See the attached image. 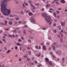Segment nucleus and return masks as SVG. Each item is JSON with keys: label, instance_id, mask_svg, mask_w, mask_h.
Instances as JSON below:
<instances>
[{"label": "nucleus", "instance_id": "1", "mask_svg": "<svg viewBox=\"0 0 67 67\" xmlns=\"http://www.w3.org/2000/svg\"><path fill=\"white\" fill-rule=\"evenodd\" d=\"M9 0H3L1 3V11L4 15H8L10 13V10L7 9L5 6L7 5V2Z\"/></svg>", "mask_w": 67, "mask_h": 67}, {"label": "nucleus", "instance_id": "2", "mask_svg": "<svg viewBox=\"0 0 67 67\" xmlns=\"http://www.w3.org/2000/svg\"><path fill=\"white\" fill-rule=\"evenodd\" d=\"M42 17L45 18V19L46 21V22L48 23L51 21H53V20H52L51 18L49 16H47V14L45 13H43L42 14Z\"/></svg>", "mask_w": 67, "mask_h": 67}, {"label": "nucleus", "instance_id": "3", "mask_svg": "<svg viewBox=\"0 0 67 67\" xmlns=\"http://www.w3.org/2000/svg\"><path fill=\"white\" fill-rule=\"evenodd\" d=\"M30 19L31 20V22L32 23H34V24L35 23V20L34 19L31 17L30 18Z\"/></svg>", "mask_w": 67, "mask_h": 67}, {"label": "nucleus", "instance_id": "4", "mask_svg": "<svg viewBox=\"0 0 67 67\" xmlns=\"http://www.w3.org/2000/svg\"><path fill=\"white\" fill-rule=\"evenodd\" d=\"M45 61L47 64H48V62H49V59L47 58H45Z\"/></svg>", "mask_w": 67, "mask_h": 67}, {"label": "nucleus", "instance_id": "5", "mask_svg": "<svg viewBox=\"0 0 67 67\" xmlns=\"http://www.w3.org/2000/svg\"><path fill=\"white\" fill-rule=\"evenodd\" d=\"M61 23L62 26H64L65 24V22L64 21L63 22L62 21L61 22Z\"/></svg>", "mask_w": 67, "mask_h": 67}, {"label": "nucleus", "instance_id": "6", "mask_svg": "<svg viewBox=\"0 0 67 67\" xmlns=\"http://www.w3.org/2000/svg\"><path fill=\"white\" fill-rule=\"evenodd\" d=\"M32 63L31 61H30L29 62V64L30 66H31V65H34V63Z\"/></svg>", "mask_w": 67, "mask_h": 67}, {"label": "nucleus", "instance_id": "7", "mask_svg": "<svg viewBox=\"0 0 67 67\" xmlns=\"http://www.w3.org/2000/svg\"><path fill=\"white\" fill-rule=\"evenodd\" d=\"M49 64L50 66H53V64L52 63V62L51 61H49Z\"/></svg>", "mask_w": 67, "mask_h": 67}, {"label": "nucleus", "instance_id": "8", "mask_svg": "<svg viewBox=\"0 0 67 67\" xmlns=\"http://www.w3.org/2000/svg\"><path fill=\"white\" fill-rule=\"evenodd\" d=\"M13 24L12 21V20H10V21L9 22V25H11Z\"/></svg>", "mask_w": 67, "mask_h": 67}, {"label": "nucleus", "instance_id": "9", "mask_svg": "<svg viewBox=\"0 0 67 67\" xmlns=\"http://www.w3.org/2000/svg\"><path fill=\"white\" fill-rule=\"evenodd\" d=\"M56 53L59 55H60L61 54V52L60 51H58L56 52Z\"/></svg>", "mask_w": 67, "mask_h": 67}, {"label": "nucleus", "instance_id": "10", "mask_svg": "<svg viewBox=\"0 0 67 67\" xmlns=\"http://www.w3.org/2000/svg\"><path fill=\"white\" fill-rule=\"evenodd\" d=\"M45 49H46V47H45V46H43L42 49H43V50H45Z\"/></svg>", "mask_w": 67, "mask_h": 67}, {"label": "nucleus", "instance_id": "11", "mask_svg": "<svg viewBox=\"0 0 67 67\" xmlns=\"http://www.w3.org/2000/svg\"><path fill=\"white\" fill-rule=\"evenodd\" d=\"M41 55V53H40L38 54H38H36V56L37 57H40V56Z\"/></svg>", "mask_w": 67, "mask_h": 67}, {"label": "nucleus", "instance_id": "12", "mask_svg": "<svg viewBox=\"0 0 67 67\" xmlns=\"http://www.w3.org/2000/svg\"><path fill=\"white\" fill-rule=\"evenodd\" d=\"M23 33L24 34H26V30H23Z\"/></svg>", "mask_w": 67, "mask_h": 67}, {"label": "nucleus", "instance_id": "13", "mask_svg": "<svg viewBox=\"0 0 67 67\" xmlns=\"http://www.w3.org/2000/svg\"><path fill=\"white\" fill-rule=\"evenodd\" d=\"M53 15H54L55 17L56 18V15L57 14H56V13H53Z\"/></svg>", "mask_w": 67, "mask_h": 67}, {"label": "nucleus", "instance_id": "14", "mask_svg": "<svg viewBox=\"0 0 67 67\" xmlns=\"http://www.w3.org/2000/svg\"><path fill=\"white\" fill-rule=\"evenodd\" d=\"M29 54L28 55H30L31 54V51H29V52H28Z\"/></svg>", "mask_w": 67, "mask_h": 67}, {"label": "nucleus", "instance_id": "15", "mask_svg": "<svg viewBox=\"0 0 67 67\" xmlns=\"http://www.w3.org/2000/svg\"><path fill=\"white\" fill-rule=\"evenodd\" d=\"M53 45H52V47H53V49L54 50H55V47L53 46Z\"/></svg>", "mask_w": 67, "mask_h": 67}, {"label": "nucleus", "instance_id": "16", "mask_svg": "<svg viewBox=\"0 0 67 67\" xmlns=\"http://www.w3.org/2000/svg\"><path fill=\"white\" fill-rule=\"evenodd\" d=\"M61 3H64V2H65V1L64 0H62L61 1Z\"/></svg>", "mask_w": 67, "mask_h": 67}, {"label": "nucleus", "instance_id": "17", "mask_svg": "<svg viewBox=\"0 0 67 67\" xmlns=\"http://www.w3.org/2000/svg\"><path fill=\"white\" fill-rule=\"evenodd\" d=\"M16 45L18 46H21V44L19 43H16Z\"/></svg>", "mask_w": 67, "mask_h": 67}, {"label": "nucleus", "instance_id": "18", "mask_svg": "<svg viewBox=\"0 0 67 67\" xmlns=\"http://www.w3.org/2000/svg\"><path fill=\"white\" fill-rule=\"evenodd\" d=\"M13 33H16V30H13Z\"/></svg>", "mask_w": 67, "mask_h": 67}, {"label": "nucleus", "instance_id": "19", "mask_svg": "<svg viewBox=\"0 0 67 67\" xmlns=\"http://www.w3.org/2000/svg\"><path fill=\"white\" fill-rule=\"evenodd\" d=\"M60 39V42H62L63 41V38H61Z\"/></svg>", "mask_w": 67, "mask_h": 67}, {"label": "nucleus", "instance_id": "20", "mask_svg": "<svg viewBox=\"0 0 67 67\" xmlns=\"http://www.w3.org/2000/svg\"><path fill=\"white\" fill-rule=\"evenodd\" d=\"M52 57H53V58H56V56L54 55H52Z\"/></svg>", "mask_w": 67, "mask_h": 67}, {"label": "nucleus", "instance_id": "21", "mask_svg": "<svg viewBox=\"0 0 67 67\" xmlns=\"http://www.w3.org/2000/svg\"><path fill=\"white\" fill-rule=\"evenodd\" d=\"M42 29L43 30H45L46 29V28L45 27H43L42 28Z\"/></svg>", "mask_w": 67, "mask_h": 67}, {"label": "nucleus", "instance_id": "22", "mask_svg": "<svg viewBox=\"0 0 67 67\" xmlns=\"http://www.w3.org/2000/svg\"><path fill=\"white\" fill-rule=\"evenodd\" d=\"M10 50H8L7 52V54H9V53H10Z\"/></svg>", "mask_w": 67, "mask_h": 67}, {"label": "nucleus", "instance_id": "23", "mask_svg": "<svg viewBox=\"0 0 67 67\" xmlns=\"http://www.w3.org/2000/svg\"><path fill=\"white\" fill-rule=\"evenodd\" d=\"M8 37H12V36L10 35H8Z\"/></svg>", "mask_w": 67, "mask_h": 67}, {"label": "nucleus", "instance_id": "24", "mask_svg": "<svg viewBox=\"0 0 67 67\" xmlns=\"http://www.w3.org/2000/svg\"><path fill=\"white\" fill-rule=\"evenodd\" d=\"M15 2L16 4H18V3H19V2L17 1H15Z\"/></svg>", "mask_w": 67, "mask_h": 67}, {"label": "nucleus", "instance_id": "25", "mask_svg": "<svg viewBox=\"0 0 67 67\" xmlns=\"http://www.w3.org/2000/svg\"><path fill=\"white\" fill-rule=\"evenodd\" d=\"M27 61H29L30 60V58L29 57H27Z\"/></svg>", "mask_w": 67, "mask_h": 67}, {"label": "nucleus", "instance_id": "26", "mask_svg": "<svg viewBox=\"0 0 67 67\" xmlns=\"http://www.w3.org/2000/svg\"><path fill=\"white\" fill-rule=\"evenodd\" d=\"M33 8V9L34 10H35V7L34 6H33L32 7Z\"/></svg>", "mask_w": 67, "mask_h": 67}, {"label": "nucleus", "instance_id": "27", "mask_svg": "<svg viewBox=\"0 0 67 67\" xmlns=\"http://www.w3.org/2000/svg\"><path fill=\"white\" fill-rule=\"evenodd\" d=\"M3 41L4 43H5L6 42V41H5V40L4 39H3Z\"/></svg>", "mask_w": 67, "mask_h": 67}, {"label": "nucleus", "instance_id": "28", "mask_svg": "<svg viewBox=\"0 0 67 67\" xmlns=\"http://www.w3.org/2000/svg\"><path fill=\"white\" fill-rule=\"evenodd\" d=\"M29 15H30V16H31V15H32V13H31V12H30L29 13Z\"/></svg>", "mask_w": 67, "mask_h": 67}, {"label": "nucleus", "instance_id": "29", "mask_svg": "<svg viewBox=\"0 0 67 67\" xmlns=\"http://www.w3.org/2000/svg\"><path fill=\"white\" fill-rule=\"evenodd\" d=\"M7 21H5V25H7Z\"/></svg>", "mask_w": 67, "mask_h": 67}, {"label": "nucleus", "instance_id": "30", "mask_svg": "<svg viewBox=\"0 0 67 67\" xmlns=\"http://www.w3.org/2000/svg\"><path fill=\"white\" fill-rule=\"evenodd\" d=\"M58 10H62V8H58Z\"/></svg>", "mask_w": 67, "mask_h": 67}, {"label": "nucleus", "instance_id": "31", "mask_svg": "<svg viewBox=\"0 0 67 67\" xmlns=\"http://www.w3.org/2000/svg\"><path fill=\"white\" fill-rule=\"evenodd\" d=\"M61 26L60 25H59L58 26H57L56 27L57 28H59V27H60Z\"/></svg>", "mask_w": 67, "mask_h": 67}, {"label": "nucleus", "instance_id": "32", "mask_svg": "<svg viewBox=\"0 0 67 67\" xmlns=\"http://www.w3.org/2000/svg\"><path fill=\"white\" fill-rule=\"evenodd\" d=\"M24 4L25 5H28V4H26L25 2H24Z\"/></svg>", "mask_w": 67, "mask_h": 67}, {"label": "nucleus", "instance_id": "33", "mask_svg": "<svg viewBox=\"0 0 67 67\" xmlns=\"http://www.w3.org/2000/svg\"><path fill=\"white\" fill-rule=\"evenodd\" d=\"M60 34L61 35L62 37H63V34H62V33L61 32H60Z\"/></svg>", "mask_w": 67, "mask_h": 67}, {"label": "nucleus", "instance_id": "34", "mask_svg": "<svg viewBox=\"0 0 67 67\" xmlns=\"http://www.w3.org/2000/svg\"><path fill=\"white\" fill-rule=\"evenodd\" d=\"M50 5H46V7L47 8H48V7H49Z\"/></svg>", "mask_w": 67, "mask_h": 67}, {"label": "nucleus", "instance_id": "35", "mask_svg": "<svg viewBox=\"0 0 67 67\" xmlns=\"http://www.w3.org/2000/svg\"><path fill=\"white\" fill-rule=\"evenodd\" d=\"M35 48H36V49H38V47L37 46H36L35 47Z\"/></svg>", "mask_w": 67, "mask_h": 67}, {"label": "nucleus", "instance_id": "36", "mask_svg": "<svg viewBox=\"0 0 67 67\" xmlns=\"http://www.w3.org/2000/svg\"><path fill=\"white\" fill-rule=\"evenodd\" d=\"M23 57H24V58H27V56H26V55H23Z\"/></svg>", "mask_w": 67, "mask_h": 67}, {"label": "nucleus", "instance_id": "37", "mask_svg": "<svg viewBox=\"0 0 67 67\" xmlns=\"http://www.w3.org/2000/svg\"><path fill=\"white\" fill-rule=\"evenodd\" d=\"M28 2L30 3V4H31L32 3V1H28Z\"/></svg>", "mask_w": 67, "mask_h": 67}, {"label": "nucleus", "instance_id": "38", "mask_svg": "<svg viewBox=\"0 0 67 67\" xmlns=\"http://www.w3.org/2000/svg\"><path fill=\"white\" fill-rule=\"evenodd\" d=\"M35 5H39V3H36L35 4Z\"/></svg>", "mask_w": 67, "mask_h": 67}, {"label": "nucleus", "instance_id": "39", "mask_svg": "<svg viewBox=\"0 0 67 67\" xmlns=\"http://www.w3.org/2000/svg\"><path fill=\"white\" fill-rule=\"evenodd\" d=\"M23 8H25V5L24 4H23Z\"/></svg>", "mask_w": 67, "mask_h": 67}, {"label": "nucleus", "instance_id": "40", "mask_svg": "<svg viewBox=\"0 0 67 67\" xmlns=\"http://www.w3.org/2000/svg\"><path fill=\"white\" fill-rule=\"evenodd\" d=\"M59 12L57 10V14H59Z\"/></svg>", "mask_w": 67, "mask_h": 67}, {"label": "nucleus", "instance_id": "41", "mask_svg": "<svg viewBox=\"0 0 67 67\" xmlns=\"http://www.w3.org/2000/svg\"><path fill=\"white\" fill-rule=\"evenodd\" d=\"M52 39V38H51V37H48V40H51Z\"/></svg>", "mask_w": 67, "mask_h": 67}, {"label": "nucleus", "instance_id": "42", "mask_svg": "<svg viewBox=\"0 0 67 67\" xmlns=\"http://www.w3.org/2000/svg\"><path fill=\"white\" fill-rule=\"evenodd\" d=\"M0 24L1 25H4V24L3 23H0Z\"/></svg>", "mask_w": 67, "mask_h": 67}, {"label": "nucleus", "instance_id": "43", "mask_svg": "<svg viewBox=\"0 0 67 67\" xmlns=\"http://www.w3.org/2000/svg\"><path fill=\"white\" fill-rule=\"evenodd\" d=\"M29 37L30 38V39H32L33 40L34 39V38H33V37Z\"/></svg>", "mask_w": 67, "mask_h": 67}, {"label": "nucleus", "instance_id": "44", "mask_svg": "<svg viewBox=\"0 0 67 67\" xmlns=\"http://www.w3.org/2000/svg\"><path fill=\"white\" fill-rule=\"evenodd\" d=\"M4 49L5 51H7V47H5L4 48Z\"/></svg>", "mask_w": 67, "mask_h": 67}, {"label": "nucleus", "instance_id": "45", "mask_svg": "<svg viewBox=\"0 0 67 67\" xmlns=\"http://www.w3.org/2000/svg\"><path fill=\"white\" fill-rule=\"evenodd\" d=\"M19 18H16L15 19V20H19Z\"/></svg>", "mask_w": 67, "mask_h": 67}, {"label": "nucleus", "instance_id": "46", "mask_svg": "<svg viewBox=\"0 0 67 67\" xmlns=\"http://www.w3.org/2000/svg\"><path fill=\"white\" fill-rule=\"evenodd\" d=\"M53 32L54 33H56L57 32V31L56 30H53Z\"/></svg>", "mask_w": 67, "mask_h": 67}, {"label": "nucleus", "instance_id": "47", "mask_svg": "<svg viewBox=\"0 0 67 67\" xmlns=\"http://www.w3.org/2000/svg\"><path fill=\"white\" fill-rule=\"evenodd\" d=\"M10 16L11 17H13V16H14V15H10Z\"/></svg>", "mask_w": 67, "mask_h": 67}, {"label": "nucleus", "instance_id": "48", "mask_svg": "<svg viewBox=\"0 0 67 67\" xmlns=\"http://www.w3.org/2000/svg\"><path fill=\"white\" fill-rule=\"evenodd\" d=\"M24 27H25V28H26V27H27V25H25L24 26Z\"/></svg>", "mask_w": 67, "mask_h": 67}, {"label": "nucleus", "instance_id": "49", "mask_svg": "<svg viewBox=\"0 0 67 67\" xmlns=\"http://www.w3.org/2000/svg\"><path fill=\"white\" fill-rule=\"evenodd\" d=\"M44 44V43H41V45H43Z\"/></svg>", "mask_w": 67, "mask_h": 67}, {"label": "nucleus", "instance_id": "50", "mask_svg": "<svg viewBox=\"0 0 67 67\" xmlns=\"http://www.w3.org/2000/svg\"><path fill=\"white\" fill-rule=\"evenodd\" d=\"M55 3H56L57 4H59V3L58 2H55Z\"/></svg>", "mask_w": 67, "mask_h": 67}, {"label": "nucleus", "instance_id": "51", "mask_svg": "<svg viewBox=\"0 0 67 67\" xmlns=\"http://www.w3.org/2000/svg\"><path fill=\"white\" fill-rule=\"evenodd\" d=\"M40 66H42V65L41 64L38 65V67H39Z\"/></svg>", "mask_w": 67, "mask_h": 67}, {"label": "nucleus", "instance_id": "52", "mask_svg": "<svg viewBox=\"0 0 67 67\" xmlns=\"http://www.w3.org/2000/svg\"><path fill=\"white\" fill-rule=\"evenodd\" d=\"M50 44L49 43H47V45L49 46V45Z\"/></svg>", "mask_w": 67, "mask_h": 67}, {"label": "nucleus", "instance_id": "53", "mask_svg": "<svg viewBox=\"0 0 67 67\" xmlns=\"http://www.w3.org/2000/svg\"><path fill=\"white\" fill-rule=\"evenodd\" d=\"M22 22V21H19L18 22V23H21Z\"/></svg>", "mask_w": 67, "mask_h": 67}, {"label": "nucleus", "instance_id": "54", "mask_svg": "<svg viewBox=\"0 0 67 67\" xmlns=\"http://www.w3.org/2000/svg\"><path fill=\"white\" fill-rule=\"evenodd\" d=\"M50 54L51 55H53V53L52 52H50Z\"/></svg>", "mask_w": 67, "mask_h": 67}, {"label": "nucleus", "instance_id": "55", "mask_svg": "<svg viewBox=\"0 0 67 67\" xmlns=\"http://www.w3.org/2000/svg\"><path fill=\"white\" fill-rule=\"evenodd\" d=\"M15 49L16 50L18 49V47H15Z\"/></svg>", "mask_w": 67, "mask_h": 67}, {"label": "nucleus", "instance_id": "56", "mask_svg": "<svg viewBox=\"0 0 67 67\" xmlns=\"http://www.w3.org/2000/svg\"><path fill=\"white\" fill-rule=\"evenodd\" d=\"M56 17H57V18L58 19H59V16H56Z\"/></svg>", "mask_w": 67, "mask_h": 67}, {"label": "nucleus", "instance_id": "57", "mask_svg": "<svg viewBox=\"0 0 67 67\" xmlns=\"http://www.w3.org/2000/svg\"><path fill=\"white\" fill-rule=\"evenodd\" d=\"M34 63L35 64H37V62H36V61H35L34 62Z\"/></svg>", "mask_w": 67, "mask_h": 67}, {"label": "nucleus", "instance_id": "58", "mask_svg": "<svg viewBox=\"0 0 67 67\" xmlns=\"http://www.w3.org/2000/svg\"><path fill=\"white\" fill-rule=\"evenodd\" d=\"M53 46H54V45H56V43H54L53 44Z\"/></svg>", "mask_w": 67, "mask_h": 67}, {"label": "nucleus", "instance_id": "59", "mask_svg": "<svg viewBox=\"0 0 67 67\" xmlns=\"http://www.w3.org/2000/svg\"><path fill=\"white\" fill-rule=\"evenodd\" d=\"M19 61H21V58H19Z\"/></svg>", "mask_w": 67, "mask_h": 67}, {"label": "nucleus", "instance_id": "60", "mask_svg": "<svg viewBox=\"0 0 67 67\" xmlns=\"http://www.w3.org/2000/svg\"><path fill=\"white\" fill-rule=\"evenodd\" d=\"M19 42H21V40L20 39H19L18 40Z\"/></svg>", "mask_w": 67, "mask_h": 67}, {"label": "nucleus", "instance_id": "61", "mask_svg": "<svg viewBox=\"0 0 67 67\" xmlns=\"http://www.w3.org/2000/svg\"><path fill=\"white\" fill-rule=\"evenodd\" d=\"M28 42H31V40H28Z\"/></svg>", "mask_w": 67, "mask_h": 67}, {"label": "nucleus", "instance_id": "62", "mask_svg": "<svg viewBox=\"0 0 67 67\" xmlns=\"http://www.w3.org/2000/svg\"><path fill=\"white\" fill-rule=\"evenodd\" d=\"M64 60H65V58H63V59H62V61H64Z\"/></svg>", "mask_w": 67, "mask_h": 67}, {"label": "nucleus", "instance_id": "63", "mask_svg": "<svg viewBox=\"0 0 67 67\" xmlns=\"http://www.w3.org/2000/svg\"><path fill=\"white\" fill-rule=\"evenodd\" d=\"M34 58H35V57H34L32 58V60H33V59H34Z\"/></svg>", "mask_w": 67, "mask_h": 67}, {"label": "nucleus", "instance_id": "64", "mask_svg": "<svg viewBox=\"0 0 67 67\" xmlns=\"http://www.w3.org/2000/svg\"><path fill=\"white\" fill-rule=\"evenodd\" d=\"M9 29V28H7L6 29V31H8Z\"/></svg>", "mask_w": 67, "mask_h": 67}]
</instances>
